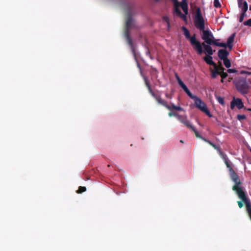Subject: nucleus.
<instances>
[{"instance_id": "obj_1", "label": "nucleus", "mask_w": 251, "mask_h": 251, "mask_svg": "<svg viewBox=\"0 0 251 251\" xmlns=\"http://www.w3.org/2000/svg\"><path fill=\"white\" fill-rule=\"evenodd\" d=\"M222 157L225 160V163L226 167L229 170L230 177L232 181L234 183V185L232 186V190L235 192L238 196L245 193L243 187L241 186L242 182L240 180L238 175L232 169L226 159V157L224 156Z\"/></svg>"}, {"instance_id": "obj_2", "label": "nucleus", "mask_w": 251, "mask_h": 251, "mask_svg": "<svg viewBox=\"0 0 251 251\" xmlns=\"http://www.w3.org/2000/svg\"><path fill=\"white\" fill-rule=\"evenodd\" d=\"M182 30L186 38L189 40L194 50L199 55H201L203 53V49L201 48V43L197 39L196 34L191 36L189 30L184 26L182 27Z\"/></svg>"}, {"instance_id": "obj_3", "label": "nucleus", "mask_w": 251, "mask_h": 251, "mask_svg": "<svg viewBox=\"0 0 251 251\" xmlns=\"http://www.w3.org/2000/svg\"><path fill=\"white\" fill-rule=\"evenodd\" d=\"M201 38L204 40L203 42L208 45H214L217 47L226 48V43L217 42V41H220V39H215L213 34L210 30H203Z\"/></svg>"}, {"instance_id": "obj_4", "label": "nucleus", "mask_w": 251, "mask_h": 251, "mask_svg": "<svg viewBox=\"0 0 251 251\" xmlns=\"http://www.w3.org/2000/svg\"><path fill=\"white\" fill-rule=\"evenodd\" d=\"M250 81L245 78H239L235 82L237 91L242 94H247L249 92Z\"/></svg>"}, {"instance_id": "obj_5", "label": "nucleus", "mask_w": 251, "mask_h": 251, "mask_svg": "<svg viewBox=\"0 0 251 251\" xmlns=\"http://www.w3.org/2000/svg\"><path fill=\"white\" fill-rule=\"evenodd\" d=\"M143 77V79L145 81V85L146 87L148 88V91L150 94L154 98V99L157 101L158 103L161 104L164 107H165L167 109H170V105L167 104V101L161 98L160 96L156 95L152 90L151 86L150 85V82L147 79V78L144 76L143 74H141Z\"/></svg>"}, {"instance_id": "obj_6", "label": "nucleus", "mask_w": 251, "mask_h": 251, "mask_svg": "<svg viewBox=\"0 0 251 251\" xmlns=\"http://www.w3.org/2000/svg\"><path fill=\"white\" fill-rule=\"evenodd\" d=\"M194 22L195 26L197 28L202 32L205 30V22L200 7H197L196 9V13L194 17Z\"/></svg>"}, {"instance_id": "obj_7", "label": "nucleus", "mask_w": 251, "mask_h": 251, "mask_svg": "<svg viewBox=\"0 0 251 251\" xmlns=\"http://www.w3.org/2000/svg\"><path fill=\"white\" fill-rule=\"evenodd\" d=\"M191 99H193L195 102V107L205 113L208 117H211L212 116L210 111L206 107L205 103L202 101L198 97L194 95Z\"/></svg>"}, {"instance_id": "obj_8", "label": "nucleus", "mask_w": 251, "mask_h": 251, "mask_svg": "<svg viewBox=\"0 0 251 251\" xmlns=\"http://www.w3.org/2000/svg\"><path fill=\"white\" fill-rule=\"evenodd\" d=\"M130 32H128V31H125V37L126 38V40L127 42V44L130 46V49L131 50V52L134 57V58L136 60V61H137V66L140 70V73H141V74H142L141 67L137 61V59L136 55L135 49V48H134L133 43H132V40L130 36Z\"/></svg>"}, {"instance_id": "obj_9", "label": "nucleus", "mask_w": 251, "mask_h": 251, "mask_svg": "<svg viewBox=\"0 0 251 251\" xmlns=\"http://www.w3.org/2000/svg\"><path fill=\"white\" fill-rule=\"evenodd\" d=\"M133 25V21L130 11L127 13V18L126 22V29L125 31L130 32V29Z\"/></svg>"}, {"instance_id": "obj_10", "label": "nucleus", "mask_w": 251, "mask_h": 251, "mask_svg": "<svg viewBox=\"0 0 251 251\" xmlns=\"http://www.w3.org/2000/svg\"><path fill=\"white\" fill-rule=\"evenodd\" d=\"M235 105L239 109H241L244 107V104L242 100L239 98H234L233 100L231 101L230 107L232 109H233L234 108Z\"/></svg>"}, {"instance_id": "obj_11", "label": "nucleus", "mask_w": 251, "mask_h": 251, "mask_svg": "<svg viewBox=\"0 0 251 251\" xmlns=\"http://www.w3.org/2000/svg\"><path fill=\"white\" fill-rule=\"evenodd\" d=\"M201 48H202L203 47L204 50V51H203V53L204 52L205 54H206V55H213V53L215 52V50H212V48L210 46L211 45H208L204 42L201 43Z\"/></svg>"}, {"instance_id": "obj_12", "label": "nucleus", "mask_w": 251, "mask_h": 251, "mask_svg": "<svg viewBox=\"0 0 251 251\" xmlns=\"http://www.w3.org/2000/svg\"><path fill=\"white\" fill-rule=\"evenodd\" d=\"M229 52L226 49H220L218 50V56L221 60H223L227 58Z\"/></svg>"}, {"instance_id": "obj_13", "label": "nucleus", "mask_w": 251, "mask_h": 251, "mask_svg": "<svg viewBox=\"0 0 251 251\" xmlns=\"http://www.w3.org/2000/svg\"><path fill=\"white\" fill-rule=\"evenodd\" d=\"M177 119L183 124L189 128H192L193 126L190 124L189 121H188L185 117L181 115L178 116Z\"/></svg>"}, {"instance_id": "obj_14", "label": "nucleus", "mask_w": 251, "mask_h": 251, "mask_svg": "<svg viewBox=\"0 0 251 251\" xmlns=\"http://www.w3.org/2000/svg\"><path fill=\"white\" fill-rule=\"evenodd\" d=\"M203 60L209 65L215 66L216 63L213 61L212 55H206L202 57Z\"/></svg>"}, {"instance_id": "obj_15", "label": "nucleus", "mask_w": 251, "mask_h": 251, "mask_svg": "<svg viewBox=\"0 0 251 251\" xmlns=\"http://www.w3.org/2000/svg\"><path fill=\"white\" fill-rule=\"evenodd\" d=\"M235 33L232 34L230 37H229L227 40V44H226V48L228 47L230 50H231L233 47V43L234 40Z\"/></svg>"}, {"instance_id": "obj_16", "label": "nucleus", "mask_w": 251, "mask_h": 251, "mask_svg": "<svg viewBox=\"0 0 251 251\" xmlns=\"http://www.w3.org/2000/svg\"><path fill=\"white\" fill-rule=\"evenodd\" d=\"M237 2H238V7L241 9V11H247L248 9V4L246 1H243V0H242V1L241 2L240 4H239L240 3H239L238 1H237Z\"/></svg>"}, {"instance_id": "obj_17", "label": "nucleus", "mask_w": 251, "mask_h": 251, "mask_svg": "<svg viewBox=\"0 0 251 251\" xmlns=\"http://www.w3.org/2000/svg\"><path fill=\"white\" fill-rule=\"evenodd\" d=\"M180 86L190 98H192V97H193L194 96L190 91L189 89L187 88V87L186 86V85L184 83L182 84Z\"/></svg>"}, {"instance_id": "obj_18", "label": "nucleus", "mask_w": 251, "mask_h": 251, "mask_svg": "<svg viewBox=\"0 0 251 251\" xmlns=\"http://www.w3.org/2000/svg\"><path fill=\"white\" fill-rule=\"evenodd\" d=\"M210 71L211 73V76L212 78H216L217 75L220 74L219 72L218 71L217 69L215 68V69H210Z\"/></svg>"}, {"instance_id": "obj_19", "label": "nucleus", "mask_w": 251, "mask_h": 251, "mask_svg": "<svg viewBox=\"0 0 251 251\" xmlns=\"http://www.w3.org/2000/svg\"><path fill=\"white\" fill-rule=\"evenodd\" d=\"M170 109H169L170 111L173 110H176L177 111H182L183 109L180 106L175 105L174 103H171V105H170Z\"/></svg>"}, {"instance_id": "obj_20", "label": "nucleus", "mask_w": 251, "mask_h": 251, "mask_svg": "<svg viewBox=\"0 0 251 251\" xmlns=\"http://www.w3.org/2000/svg\"><path fill=\"white\" fill-rule=\"evenodd\" d=\"M213 67L214 69H215V68H216L219 72H220V71H224L225 70V69L223 67L221 62H218V65L216 64V67L215 66H213Z\"/></svg>"}, {"instance_id": "obj_21", "label": "nucleus", "mask_w": 251, "mask_h": 251, "mask_svg": "<svg viewBox=\"0 0 251 251\" xmlns=\"http://www.w3.org/2000/svg\"><path fill=\"white\" fill-rule=\"evenodd\" d=\"M224 64L226 67L227 68H229L231 66V62L229 59L227 58L225 59H223Z\"/></svg>"}, {"instance_id": "obj_22", "label": "nucleus", "mask_w": 251, "mask_h": 251, "mask_svg": "<svg viewBox=\"0 0 251 251\" xmlns=\"http://www.w3.org/2000/svg\"><path fill=\"white\" fill-rule=\"evenodd\" d=\"M86 191V188L84 186H79L78 189L76 191V193L78 194L82 193Z\"/></svg>"}, {"instance_id": "obj_23", "label": "nucleus", "mask_w": 251, "mask_h": 251, "mask_svg": "<svg viewBox=\"0 0 251 251\" xmlns=\"http://www.w3.org/2000/svg\"><path fill=\"white\" fill-rule=\"evenodd\" d=\"M181 7L185 14L187 15L188 14V6L187 3H183L181 5Z\"/></svg>"}, {"instance_id": "obj_24", "label": "nucleus", "mask_w": 251, "mask_h": 251, "mask_svg": "<svg viewBox=\"0 0 251 251\" xmlns=\"http://www.w3.org/2000/svg\"><path fill=\"white\" fill-rule=\"evenodd\" d=\"M191 129H192L194 132L195 133V134L196 135V136L197 137V138H200L201 139V138H203L202 137H201L200 134L199 133L198 131H197V130L193 126H192V128H190Z\"/></svg>"}, {"instance_id": "obj_25", "label": "nucleus", "mask_w": 251, "mask_h": 251, "mask_svg": "<svg viewBox=\"0 0 251 251\" xmlns=\"http://www.w3.org/2000/svg\"><path fill=\"white\" fill-rule=\"evenodd\" d=\"M201 139L203 141H204V142H205L207 143L208 144H209L210 146H211L214 148H215L216 145L215 144H214L213 143H212V142H211L210 141L206 139L205 138H201Z\"/></svg>"}, {"instance_id": "obj_26", "label": "nucleus", "mask_w": 251, "mask_h": 251, "mask_svg": "<svg viewBox=\"0 0 251 251\" xmlns=\"http://www.w3.org/2000/svg\"><path fill=\"white\" fill-rule=\"evenodd\" d=\"M216 99L218 100V102L221 104L224 105L225 104L224 99L221 97H217Z\"/></svg>"}, {"instance_id": "obj_27", "label": "nucleus", "mask_w": 251, "mask_h": 251, "mask_svg": "<svg viewBox=\"0 0 251 251\" xmlns=\"http://www.w3.org/2000/svg\"><path fill=\"white\" fill-rule=\"evenodd\" d=\"M219 73L220 74H219V75H220L223 79L226 78L228 76L227 73L224 71H220Z\"/></svg>"}, {"instance_id": "obj_28", "label": "nucleus", "mask_w": 251, "mask_h": 251, "mask_svg": "<svg viewBox=\"0 0 251 251\" xmlns=\"http://www.w3.org/2000/svg\"><path fill=\"white\" fill-rule=\"evenodd\" d=\"M175 12L176 13L177 15H179L180 14H181V11L179 9L178 6L176 4H175Z\"/></svg>"}, {"instance_id": "obj_29", "label": "nucleus", "mask_w": 251, "mask_h": 251, "mask_svg": "<svg viewBox=\"0 0 251 251\" xmlns=\"http://www.w3.org/2000/svg\"><path fill=\"white\" fill-rule=\"evenodd\" d=\"M214 6L216 8H219L221 6L219 0H214Z\"/></svg>"}, {"instance_id": "obj_30", "label": "nucleus", "mask_w": 251, "mask_h": 251, "mask_svg": "<svg viewBox=\"0 0 251 251\" xmlns=\"http://www.w3.org/2000/svg\"><path fill=\"white\" fill-rule=\"evenodd\" d=\"M163 19L164 21H165V22L167 23V25H168V28L169 29L170 27V21H169V19L168 17L164 16V17H163Z\"/></svg>"}, {"instance_id": "obj_31", "label": "nucleus", "mask_w": 251, "mask_h": 251, "mask_svg": "<svg viewBox=\"0 0 251 251\" xmlns=\"http://www.w3.org/2000/svg\"><path fill=\"white\" fill-rule=\"evenodd\" d=\"M246 116L245 115H238L237 118L238 120L241 121L246 119Z\"/></svg>"}, {"instance_id": "obj_32", "label": "nucleus", "mask_w": 251, "mask_h": 251, "mask_svg": "<svg viewBox=\"0 0 251 251\" xmlns=\"http://www.w3.org/2000/svg\"><path fill=\"white\" fill-rule=\"evenodd\" d=\"M168 115L170 117L175 116V117H176L177 118H178V116H179V115H178L176 113L173 112H169L168 113Z\"/></svg>"}, {"instance_id": "obj_33", "label": "nucleus", "mask_w": 251, "mask_h": 251, "mask_svg": "<svg viewBox=\"0 0 251 251\" xmlns=\"http://www.w3.org/2000/svg\"><path fill=\"white\" fill-rule=\"evenodd\" d=\"M215 150H216L219 153V154H220V155L221 156H224V154L223 153V152L221 151V149H220V148L219 146H216L215 148H214Z\"/></svg>"}, {"instance_id": "obj_34", "label": "nucleus", "mask_w": 251, "mask_h": 251, "mask_svg": "<svg viewBox=\"0 0 251 251\" xmlns=\"http://www.w3.org/2000/svg\"><path fill=\"white\" fill-rule=\"evenodd\" d=\"M215 150H216L219 153V154H220V155L221 156H224V154L223 153V152L221 151V149H220V148L219 146H216L215 148H214Z\"/></svg>"}, {"instance_id": "obj_35", "label": "nucleus", "mask_w": 251, "mask_h": 251, "mask_svg": "<svg viewBox=\"0 0 251 251\" xmlns=\"http://www.w3.org/2000/svg\"><path fill=\"white\" fill-rule=\"evenodd\" d=\"M244 25L251 27V18L245 21L244 23Z\"/></svg>"}, {"instance_id": "obj_36", "label": "nucleus", "mask_w": 251, "mask_h": 251, "mask_svg": "<svg viewBox=\"0 0 251 251\" xmlns=\"http://www.w3.org/2000/svg\"><path fill=\"white\" fill-rule=\"evenodd\" d=\"M241 201H237L238 205L240 208H241L243 207V206L244 205L243 202H244L245 203V202L242 200H241Z\"/></svg>"}, {"instance_id": "obj_37", "label": "nucleus", "mask_w": 251, "mask_h": 251, "mask_svg": "<svg viewBox=\"0 0 251 251\" xmlns=\"http://www.w3.org/2000/svg\"><path fill=\"white\" fill-rule=\"evenodd\" d=\"M227 71L228 73H235L237 72V70L234 69H228Z\"/></svg>"}, {"instance_id": "obj_38", "label": "nucleus", "mask_w": 251, "mask_h": 251, "mask_svg": "<svg viewBox=\"0 0 251 251\" xmlns=\"http://www.w3.org/2000/svg\"><path fill=\"white\" fill-rule=\"evenodd\" d=\"M146 55L149 56L151 59H152V60L153 59V58L152 57V56L151 54V53H150V50H149V49H147V50L146 51Z\"/></svg>"}, {"instance_id": "obj_39", "label": "nucleus", "mask_w": 251, "mask_h": 251, "mask_svg": "<svg viewBox=\"0 0 251 251\" xmlns=\"http://www.w3.org/2000/svg\"><path fill=\"white\" fill-rule=\"evenodd\" d=\"M177 80L180 86H181L182 84L184 83V82L181 80V79L179 77L177 78Z\"/></svg>"}, {"instance_id": "obj_40", "label": "nucleus", "mask_w": 251, "mask_h": 251, "mask_svg": "<svg viewBox=\"0 0 251 251\" xmlns=\"http://www.w3.org/2000/svg\"><path fill=\"white\" fill-rule=\"evenodd\" d=\"M177 80L180 86H181L182 84L184 83V82L181 80V79L179 77L177 78Z\"/></svg>"}, {"instance_id": "obj_41", "label": "nucleus", "mask_w": 251, "mask_h": 251, "mask_svg": "<svg viewBox=\"0 0 251 251\" xmlns=\"http://www.w3.org/2000/svg\"><path fill=\"white\" fill-rule=\"evenodd\" d=\"M181 18H182L183 20H186V16L185 15H184L183 14L181 13V14H180L179 15Z\"/></svg>"}, {"instance_id": "obj_42", "label": "nucleus", "mask_w": 251, "mask_h": 251, "mask_svg": "<svg viewBox=\"0 0 251 251\" xmlns=\"http://www.w3.org/2000/svg\"><path fill=\"white\" fill-rule=\"evenodd\" d=\"M246 12L247 11H242L241 13V16L243 17V18H245V16H246Z\"/></svg>"}, {"instance_id": "obj_43", "label": "nucleus", "mask_w": 251, "mask_h": 251, "mask_svg": "<svg viewBox=\"0 0 251 251\" xmlns=\"http://www.w3.org/2000/svg\"><path fill=\"white\" fill-rule=\"evenodd\" d=\"M240 74H249V75H251V72H246L245 71H241V72H240Z\"/></svg>"}, {"instance_id": "obj_44", "label": "nucleus", "mask_w": 251, "mask_h": 251, "mask_svg": "<svg viewBox=\"0 0 251 251\" xmlns=\"http://www.w3.org/2000/svg\"><path fill=\"white\" fill-rule=\"evenodd\" d=\"M244 18L243 17L241 16L240 15V18H239V22L242 23L244 20Z\"/></svg>"}, {"instance_id": "obj_45", "label": "nucleus", "mask_w": 251, "mask_h": 251, "mask_svg": "<svg viewBox=\"0 0 251 251\" xmlns=\"http://www.w3.org/2000/svg\"><path fill=\"white\" fill-rule=\"evenodd\" d=\"M165 96H166V98H170V96H169V94H165Z\"/></svg>"}, {"instance_id": "obj_46", "label": "nucleus", "mask_w": 251, "mask_h": 251, "mask_svg": "<svg viewBox=\"0 0 251 251\" xmlns=\"http://www.w3.org/2000/svg\"><path fill=\"white\" fill-rule=\"evenodd\" d=\"M176 79H177V78L179 77L178 76V75L176 74Z\"/></svg>"}, {"instance_id": "obj_47", "label": "nucleus", "mask_w": 251, "mask_h": 251, "mask_svg": "<svg viewBox=\"0 0 251 251\" xmlns=\"http://www.w3.org/2000/svg\"><path fill=\"white\" fill-rule=\"evenodd\" d=\"M237 1H239V3H240L239 4H241V2L242 1V0H237Z\"/></svg>"}, {"instance_id": "obj_48", "label": "nucleus", "mask_w": 251, "mask_h": 251, "mask_svg": "<svg viewBox=\"0 0 251 251\" xmlns=\"http://www.w3.org/2000/svg\"><path fill=\"white\" fill-rule=\"evenodd\" d=\"M221 82L223 83V82H224V79H223V78H222V79H221Z\"/></svg>"}, {"instance_id": "obj_49", "label": "nucleus", "mask_w": 251, "mask_h": 251, "mask_svg": "<svg viewBox=\"0 0 251 251\" xmlns=\"http://www.w3.org/2000/svg\"><path fill=\"white\" fill-rule=\"evenodd\" d=\"M247 110H248V111H251V108H248V109H247Z\"/></svg>"}, {"instance_id": "obj_50", "label": "nucleus", "mask_w": 251, "mask_h": 251, "mask_svg": "<svg viewBox=\"0 0 251 251\" xmlns=\"http://www.w3.org/2000/svg\"><path fill=\"white\" fill-rule=\"evenodd\" d=\"M180 142H181V143H183V140H180Z\"/></svg>"}, {"instance_id": "obj_51", "label": "nucleus", "mask_w": 251, "mask_h": 251, "mask_svg": "<svg viewBox=\"0 0 251 251\" xmlns=\"http://www.w3.org/2000/svg\"><path fill=\"white\" fill-rule=\"evenodd\" d=\"M250 10H251V5L250 6Z\"/></svg>"}, {"instance_id": "obj_52", "label": "nucleus", "mask_w": 251, "mask_h": 251, "mask_svg": "<svg viewBox=\"0 0 251 251\" xmlns=\"http://www.w3.org/2000/svg\"><path fill=\"white\" fill-rule=\"evenodd\" d=\"M156 1H159L160 0H155Z\"/></svg>"}]
</instances>
